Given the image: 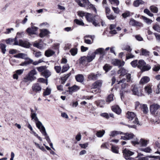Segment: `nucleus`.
Segmentation results:
<instances>
[{"label":"nucleus","mask_w":160,"mask_h":160,"mask_svg":"<svg viewBox=\"0 0 160 160\" xmlns=\"http://www.w3.org/2000/svg\"><path fill=\"white\" fill-rule=\"evenodd\" d=\"M37 72L35 69L30 71L28 74L23 78L22 82H31L35 80L36 78L34 76L37 74Z\"/></svg>","instance_id":"obj_1"},{"label":"nucleus","mask_w":160,"mask_h":160,"mask_svg":"<svg viewBox=\"0 0 160 160\" xmlns=\"http://www.w3.org/2000/svg\"><path fill=\"white\" fill-rule=\"evenodd\" d=\"M151 113L154 115L160 117V106L157 103H153L150 106Z\"/></svg>","instance_id":"obj_2"},{"label":"nucleus","mask_w":160,"mask_h":160,"mask_svg":"<svg viewBox=\"0 0 160 160\" xmlns=\"http://www.w3.org/2000/svg\"><path fill=\"white\" fill-rule=\"evenodd\" d=\"M127 79L125 78H123L119 81H117L118 84H120L122 88H124L127 87L128 84L127 83L131 81V75L130 74H127Z\"/></svg>","instance_id":"obj_3"},{"label":"nucleus","mask_w":160,"mask_h":160,"mask_svg":"<svg viewBox=\"0 0 160 160\" xmlns=\"http://www.w3.org/2000/svg\"><path fill=\"white\" fill-rule=\"evenodd\" d=\"M127 117L129 120H133L132 121L133 123L136 124H139L138 119L136 118V114L134 112H128L127 113Z\"/></svg>","instance_id":"obj_4"},{"label":"nucleus","mask_w":160,"mask_h":160,"mask_svg":"<svg viewBox=\"0 0 160 160\" xmlns=\"http://www.w3.org/2000/svg\"><path fill=\"white\" fill-rule=\"evenodd\" d=\"M123 153L124 157L127 160H135L134 159L130 157L134 154V152L131 151L126 148L123 151Z\"/></svg>","instance_id":"obj_5"},{"label":"nucleus","mask_w":160,"mask_h":160,"mask_svg":"<svg viewBox=\"0 0 160 160\" xmlns=\"http://www.w3.org/2000/svg\"><path fill=\"white\" fill-rule=\"evenodd\" d=\"M149 142V140H146L143 139H141L139 141L137 139L134 141H132V142L134 145L140 144L142 147H146L147 146Z\"/></svg>","instance_id":"obj_6"},{"label":"nucleus","mask_w":160,"mask_h":160,"mask_svg":"<svg viewBox=\"0 0 160 160\" xmlns=\"http://www.w3.org/2000/svg\"><path fill=\"white\" fill-rule=\"evenodd\" d=\"M102 81L101 80H97L92 84V88L96 89L98 88L96 90H93L92 92V93L95 92L97 91V92H99L100 90L99 88H100L102 84Z\"/></svg>","instance_id":"obj_7"},{"label":"nucleus","mask_w":160,"mask_h":160,"mask_svg":"<svg viewBox=\"0 0 160 160\" xmlns=\"http://www.w3.org/2000/svg\"><path fill=\"white\" fill-rule=\"evenodd\" d=\"M38 28L35 26H32L31 28H29L27 29V32L28 34L31 36L32 35L36 34V31Z\"/></svg>","instance_id":"obj_8"},{"label":"nucleus","mask_w":160,"mask_h":160,"mask_svg":"<svg viewBox=\"0 0 160 160\" xmlns=\"http://www.w3.org/2000/svg\"><path fill=\"white\" fill-rule=\"evenodd\" d=\"M111 62L114 65L118 66L119 68L123 66L125 64L124 62L117 59H112V60Z\"/></svg>","instance_id":"obj_9"},{"label":"nucleus","mask_w":160,"mask_h":160,"mask_svg":"<svg viewBox=\"0 0 160 160\" xmlns=\"http://www.w3.org/2000/svg\"><path fill=\"white\" fill-rule=\"evenodd\" d=\"M32 88L33 92L37 93L41 91L42 87L38 83H35L32 85Z\"/></svg>","instance_id":"obj_10"},{"label":"nucleus","mask_w":160,"mask_h":160,"mask_svg":"<svg viewBox=\"0 0 160 160\" xmlns=\"http://www.w3.org/2000/svg\"><path fill=\"white\" fill-rule=\"evenodd\" d=\"M35 122L37 127L39 129L42 133L46 131L45 127L40 121L38 120Z\"/></svg>","instance_id":"obj_11"},{"label":"nucleus","mask_w":160,"mask_h":160,"mask_svg":"<svg viewBox=\"0 0 160 160\" xmlns=\"http://www.w3.org/2000/svg\"><path fill=\"white\" fill-rule=\"evenodd\" d=\"M129 24L133 26L140 27H142L143 26L141 23L136 21L133 18H131L130 19Z\"/></svg>","instance_id":"obj_12"},{"label":"nucleus","mask_w":160,"mask_h":160,"mask_svg":"<svg viewBox=\"0 0 160 160\" xmlns=\"http://www.w3.org/2000/svg\"><path fill=\"white\" fill-rule=\"evenodd\" d=\"M128 71L124 68L121 67L118 71V73L120 74L119 78H121L122 76H123L127 74Z\"/></svg>","instance_id":"obj_13"},{"label":"nucleus","mask_w":160,"mask_h":160,"mask_svg":"<svg viewBox=\"0 0 160 160\" xmlns=\"http://www.w3.org/2000/svg\"><path fill=\"white\" fill-rule=\"evenodd\" d=\"M99 76V74H95L93 73H91L88 75V78L90 80H95Z\"/></svg>","instance_id":"obj_14"},{"label":"nucleus","mask_w":160,"mask_h":160,"mask_svg":"<svg viewBox=\"0 0 160 160\" xmlns=\"http://www.w3.org/2000/svg\"><path fill=\"white\" fill-rule=\"evenodd\" d=\"M40 33L39 34V36L41 38H43L48 34L49 32L46 29H42L40 30Z\"/></svg>","instance_id":"obj_15"},{"label":"nucleus","mask_w":160,"mask_h":160,"mask_svg":"<svg viewBox=\"0 0 160 160\" xmlns=\"http://www.w3.org/2000/svg\"><path fill=\"white\" fill-rule=\"evenodd\" d=\"M55 53V52L51 49H48L45 52V55L47 57H50Z\"/></svg>","instance_id":"obj_16"},{"label":"nucleus","mask_w":160,"mask_h":160,"mask_svg":"<svg viewBox=\"0 0 160 160\" xmlns=\"http://www.w3.org/2000/svg\"><path fill=\"white\" fill-rule=\"evenodd\" d=\"M95 53H92L91 55L88 54L86 58L87 62H91L95 58Z\"/></svg>","instance_id":"obj_17"},{"label":"nucleus","mask_w":160,"mask_h":160,"mask_svg":"<svg viewBox=\"0 0 160 160\" xmlns=\"http://www.w3.org/2000/svg\"><path fill=\"white\" fill-rule=\"evenodd\" d=\"M150 80L149 78L147 76H144L141 79L140 83L141 84H145L148 82Z\"/></svg>","instance_id":"obj_18"},{"label":"nucleus","mask_w":160,"mask_h":160,"mask_svg":"<svg viewBox=\"0 0 160 160\" xmlns=\"http://www.w3.org/2000/svg\"><path fill=\"white\" fill-rule=\"evenodd\" d=\"M42 75L47 78L51 75V73L49 70L46 69L42 72Z\"/></svg>","instance_id":"obj_19"},{"label":"nucleus","mask_w":160,"mask_h":160,"mask_svg":"<svg viewBox=\"0 0 160 160\" xmlns=\"http://www.w3.org/2000/svg\"><path fill=\"white\" fill-rule=\"evenodd\" d=\"M112 109L114 112L118 114H120L121 112V110L117 105L112 106Z\"/></svg>","instance_id":"obj_20"},{"label":"nucleus","mask_w":160,"mask_h":160,"mask_svg":"<svg viewBox=\"0 0 160 160\" xmlns=\"http://www.w3.org/2000/svg\"><path fill=\"white\" fill-rule=\"evenodd\" d=\"M93 53H95V55L97 54H102L104 55L105 54L104 49L102 48H99L95 51V52Z\"/></svg>","instance_id":"obj_21"},{"label":"nucleus","mask_w":160,"mask_h":160,"mask_svg":"<svg viewBox=\"0 0 160 160\" xmlns=\"http://www.w3.org/2000/svg\"><path fill=\"white\" fill-rule=\"evenodd\" d=\"M14 57L16 58H21L22 59H26L27 58V55L23 53H19L14 56Z\"/></svg>","instance_id":"obj_22"},{"label":"nucleus","mask_w":160,"mask_h":160,"mask_svg":"<svg viewBox=\"0 0 160 160\" xmlns=\"http://www.w3.org/2000/svg\"><path fill=\"white\" fill-rule=\"evenodd\" d=\"M19 45L26 48H28L29 47L28 42H24L22 40H19Z\"/></svg>","instance_id":"obj_23"},{"label":"nucleus","mask_w":160,"mask_h":160,"mask_svg":"<svg viewBox=\"0 0 160 160\" xmlns=\"http://www.w3.org/2000/svg\"><path fill=\"white\" fill-rule=\"evenodd\" d=\"M132 91L134 94L137 95L138 96H140L141 95V92L139 91L138 88L136 86H134L132 89Z\"/></svg>","instance_id":"obj_24"},{"label":"nucleus","mask_w":160,"mask_h":160,"mask_svg":"<svg viewBox=\"0 0 160 160\" xmlns=\"http://www.w3.org/2000/svg\"><path fill=\"white\" fill-rule=\"evenodd\" d=\"M76 79L78 82H82L84 80V77L82 74H79L76 76Z\"/></svg>","instance_id":"obj_25"},{"label":"nucleus","mask_w":160,"mask_h":160,"mask_svg":"<svg viewBox=\"0 0 160 160\" xmlns=\"http://www.w3.org/2000/svg\"><path fill=\"white\" fill-rule=\"evenodd\" d=\"M141 52L140 55L145 56H149V55L150 52L146 49L142 48L141 50Z\"/></svg>","instance_id":"obj_26"},{"label":"nucleus","mask_w":160,"mask_h":160,"mask_svg":"<svg viewBox=\"0 0 160 160\" xmlns=\"http://www.w3.org/2000/svg\"><path fill=\"white\" fill-rule=\"evenodd\" d=\"M85 17L87 20L89 22H91L94 19V17H92V14L88 13H86Z\"/></svg>","instance_id":"obj_27"},{"label":"nucleus","mask_w":160,"mask_h":160,"mask_svg":"<svg viewBox=\"0 0 160 160\" xmlns=\"http://www.w3.org/2000/svg\"><path fill=\"white\" fill-rule=\"evenodd\" d=\"M79 63L83 65H86L88 62H87L86 56H83L81 57L79 59Z\"/></svg>","instance_id":"obj_28"},{"label":"nucleus","mask_w":160,"mask_h":160,"mask_svg":"<svg viewBox=\"0 0 160 160\" xmlns=\"http://www.w3.org/2000/svg\"><path fill=\"white\" fill-rule=\"evenodd\" d=\"M144 2L142 0H136L133 2V5L135 7H138L140 4H144Z\"/></svg>","instance_id":"obj_29"},{"label":"nucleus","mask_w":160,"mask_h":160,"mask_svg":"<svg viewBox=\"0 0 160 160\" xmlns=\"http://www.w3.org/2000/svg\"><path fill=\"white\" fill-rule=\"evenodd\" d=\"M138 64V67L141 69L144 65L146 64V63L143 60L141 59L139 61Z\"/></svg>","instance_id":"obj_30"},{"label":"nucleus","mask_w":160,"mask_h":160,"mask_svg":"<svg viewBox=\"0 0 160 160\" xmlns=\"http://www.w3.org/2000/svg\"><path fill=\"white\" fill-rule=\"evenodd\" d=\"M131 14L132 15L133 14V13H132L128 11H127L124 13H123L122 14V16L123 18H125L128 17H130L131 16Z\"/></svg>","instance_id":"obj_31"},{"label":"nucleus","mask_w":160,"mask_h":160,"mask_svg":"<svg viewBox=\"0 0 160 160\" xmlns=\"http://www.w3.org/2000/svg\"><path fill=\"white\" fill-rule=\"evenodd\" d=\"M79 87L76 85H74L73 86L69 88V91L70 92H75L79 89Z\"/></svg>","instance_id":"obj_32"},{"label":"nucleus","mask_w":160,"mask_h":160,"mask_svg":"<svg viewBox=\"0 0 160 160\" xmlns=\"http://www.w3.org/2000/svg\"><path fill=\"white\" fill-rule=\"evenodd\" d=\"M51 92V89L50 88H47L43 92V95L44 96L49 95L50 94Z\"/></svg>","instance_id":"obj_33"},{"label":"nucleus","mask_w":160,"mask_h":160,"mask_svg":"<svg viewBox=\"0 0 160 160\" xmlns=\"http://www.w3.org/2000/svg\"><path fill=\"white\" fill-rule=\"evenodd\" d=\"M151 68V67L149 64L146 65V64L144 65V66L141 69L142 71H148Z\"/></svg>","instance_id":"obj_34"},{"label":"nucleus","mask_w":160,"mask_h":160,"mask_svg":"<svg viewBox=\"0 0 160 160\" xmlns=\"http://www.w3.org/2000/svg\"><path fill=\"white\" fill-rule=\"evenodd\" d=\"M145 91L148 94H150L152 92V89L150 85H148L145 87Z\"/></svg>","instance_id":"obj_35"},{"label":"nucleus","mask_w":160,"mask_h":160,"mask_svg":"<svg viewBox=\"0 0 160 160\" xmlns=\"http://www.w3.org/2000/svg\"><path fill=\"white\" fill-rule=\"evenodd\" d=\"M119 148L118 147H116L114 146H112L111 147V151L115 153H118V149Z\"/></svg>","instance_id":"obj_36"},{"label":"nucleus","mask_w":160,"mask_h":160,"mask_svg":"<svg viewBox=\"0 0 160 160\" xmlns=\"http://www.w3.org/2000/svg\"><path fill=\"white\" fill-rule=\"evenodd\" d=\"M153 29L159 32H160V26L157 23L153 25Z\"/></svg>","instance_id":"obj_37"},{"label":"nucleus","mask_w":160,"mask_h":160,"mask_svg":"<svg viewBox=\"0 0 160 160\" xmlns=\"http://www.w3.org/2000/svg\"><path fill=\"white\" fill-rule=\"evenodd\" d=\"M6 45L4 44L3 43H1L0 44V49H1L2 52L3 54H5L6 52Z\"/></svg>","instance_id":"obj_38"},{"label":"nucleus","mask_w":160,"mask_h":160,"mask_svg":"<svg viewBox=\"0 0 160 160\" xmlns=\"http://www.w3.org/2000/svg\"><path fill=\"white\" fill-rule=\"evenodd\" d=\"M70 52L72 56H74L77 53L78 49L77 48H72L70 50Z\"/></svg>","instance_id":"obj_39"},{"label":"nucleus","mask_w":160,"mask_h":160,"mask_svg":"<svg viewBox=\"0 0 160 160\" xmlns=\"http://www.w3.org/2000/svg\"><path fill=\"white\" fill-rule=\"evenodd\" d=\"M142 110L144 113H147L148 112V110L147 105L143 104L142 108Z\"/></svg>","instance_id":"obj_40"},{"label":"nucleus","mask_w":160,"mask_h":160,"mask_svg":"<svg viewBox=\"0 0 160 160\" xmlns=\"http://www.w3.org/2000/svg\"><path fill=\"white\" fill-rule=\"evenodd\" d=\"M42 134L45 137V139L46 140L47 142L48 143H50V142H51L50 139L48 136L46 131L42 133Z\"/></svg>","instance_id":"obj_41"},{"label":"nucleus","mask_w":160,"mask_h":160,"mask_svg":"<svg viewBox=\"0 0 160 160\" xmlns=\"http://www.w3.org/2000/svg\"><path fill=\"white\" fill-rule=\"evenodd\" d=\"M150 8L151 11L154 13H157L158 11V8L154 6H150Z\"/></svg>","instance_id":"obj_42"},{"label":"nucleus","mask_w":160,"mask_h":160,"mask_svg":"<svg viewBox=\"0 0 160 160\" xmlns=\"http://www.w3.org/2000/svg\"><path fill=\"white\" fill-rule=\"evenodd\" d=\"M105 132L104 130L99 131L97 132L96 135L98 137H102L104 134Z\"/></svg>","instance_id":"obj_43"},{"label":"nucleus","mask_w":160,"mask_h":160,"mask_svg":"<svg viewBox=\"0 0 160 160\" xmlns=\"http://www.w3.org/2000/svg\"><path fill=\"white\" fill-rule=\"evenodd\" d=\"M111 4H114L116 6L119 5V2L118 0H108Z\"/></svg>","instance_id":"obj_44"},{"label":"nucleus","mask_w":160,"mask_h":160,"mask_svg":"<svg viewBox=\"0 0 160 160\" xmlns=\"http://www.w3.org/2000/svg\"><path fill=\"white\" fill-rule=\"evenodd\" d=\"M97 103L98 106L100 107H103L105 104L104 101L102 100H99L97 102Z\"/></svg>","instance_id":"obj_45"},{"label":"nucleus","mask_w":160,"mask_h":160,"mask_svg":"<svg viewBox=\"0 0 160 160\" xmlns=\"http://www.w3.org/2000/svg\"><path fill=\"white\" fill-rule=\"evenodd\" d=\"M69 68L70 67L68 65L66 64L64 65L62 67V72L63 73L65 72H66L69 69Z\"/></svg>","instance_id":"obj_46"},{"label":"nucleus","mask_w":160,"mask_h":160,"mask_svg":"<svg viewBox=\"0 0 160 160\" xmlns=\"http://www.w3.org/2000/svg\"><path fill=\"white\" fill-rule=\"evenodd\" d=\"M74 22L77 24L81 25V26H84V23L82 21L79 20L78 19H75L74 20Z\"/></svg>","instance_id":"obj_47"},{"label":"nucleus","mask_w":160,"mask_h":160,"mask_svg":"<svg viewBox=\"0 0 160 160\" xmlns=\"http://www.w3.org/2000/svg\"><path fill=\"white\" fill-rule=\"evenodd\" d=\"M112 67L109 65L108 64H106L103 67V69L106 71V72L110 70L112 68Z\"/></svg>","instance_id":"obj_48"},{"label":"nucleus","mask_w":160,"mask_h":160,"mask_svg":"<svg viewBox=\"0 0 160 160\" xmlns=\"http://www.w3.org/2000/svg\"><path fill=\"white\" fill-rule=\"evenodd\" d=\"M142 18L144 20V22L148 24H151L152 22V20L144 16H142Z\"/></svg>","instance_id":"obj_49"},{"label":"nucleus","mask_w":160,"mask_h":160,"mask_svg":"<svg viewBox=\"0 0 160 160\" xmlns=\"http://www.w3.org/2000/svg\"><path fill=\"white\" fill-rule=\"evenodd\" d=\"M122 134V132L116 131H113L111 132L110 136H111L114 137L118 134Z\"/></svg>","instance_id":"obj_50"},{"label":"nucleus","mask_w":160,"mask_h":160,"mask_svg":"<svg viewBox=\"0 0 160 160\" xmlns=\"http://www.w3.org/2000/svg\"><path fill=\"white\" fill-rule=\"evenodd\" d=\"M160 69V65L156 64L154 65L152 68V70L154 71L157 72Z\"/></svg>","instance_id":"obj_51"},{"label":"nucleus","mask_w":160,"mask_h":160,"mask_svg":"<svg viewBox=\"0 0 160 160\" xmlns=\"http://www.w3.org/2000/svg\"><path fill=\"white\" fill-rule=\"evenodd\" d=\"M16 39V38H15L14 39H12L9 38L8 39H6V42L7 44H12V43L14 42V41H15Z\"/></svg>","instance_id":"obj_52"},{"label":"nucleus","mask_w":160,"mask_h":160,"mask_svg":"<svg viewBox=\"0 0 160 160\" xmlns=\"http://www.w3.org/2000/svg\"><path fill=\"white\" fill-rule=\"evenodd\" d=\"M109 145L108 143H104L101 145V148L104 149H109Z\"/></svg>","instance_id":"obj_53"},{"label":"nucleus","mask_w":160,"mask_h":160,"mask_svg":"<svg viewBox=\"0 0 160 160\" xmlns=\"http://www.w3.org/2000/svg\"><path fill=\"white\" fill-rule=\"evenodd\" d=\"M33 54L34 55L35 57L36 58H39L41 57L42 54L40 52H36L34 50L33 51Z\"/></svg>","instance_id":"obj_54"},{"label":"nucleus","mask_w":160,"mask_h":160,"mask_svg":"<svg viewBox=\"0 0 160 160\" xmlns=\"http://www.w3.org/2000/svg\"><path fill=\"white\" fill-rule=\"evenodd\" d=\"M140 150L147 153L150 152L151 151V149L149 147H148L145 148H141Z\"/></svg>","instance_id":"obj_55"},{"label":"nucleus","mask_w":160,"mask_h":160,"mask_svg":"<svg viewBox=\"0 0 160 160\" xmlns=\"http://www.w3.org/2000/svg\"><path fill=\"white\" fill-rule=\"evenodd\" d=\"M46 67L45 66H42L37 67V69L39 72H42L46 70Z\"/></svg>","instance_id":"obj_56"},{"label":"nucleus","mask_w":160,"mask_h":160,"mask_svg":"<svg viewBox=\"0 0 160 160\" xmlns=\"http://www.w3.org/2000/svg\"><path fill=\"white\" fill-rule=\"evenodd\" d=\"M54 68L56 72L58 73L60 72L61 71H62V68L60 66H55Z\"/></svg>","instance_id":"obj_57"},{"label":"nucleus","mask_w":160,"mask_h":160,"mask_svg":"<svg viewBox=\"0 0 160 160\" xmlns=\"http://www.w3.org/2000/svg\"><path fill=\"white\" fill-rule=\"evenodd\" d=\"M113 100V94H110L108 95L107 99V102H109Z\"/></svg>","instance_id":"obj_58"},{"label":"nucleus","mask_w":160,"mask_h":160,"mask_svg":"<svg viewBox=\"0 0 160 160\" xmlns=\"http://www.w3.org/2000/svg\"><path fill=\"white\" fill-rule=\"evenodd\" d=\"M126 133L127 136L128 140L131 139L134 137V135L132 133Z\"/></svg>","instance_id":"obj_59"},{"label":"nucleus","mask_w":160,"mask_h":160,"mask_svg":"<svg viewBox=\"0 0 160 160\" xmlns=\"http://www.w3.org/2000/svg\"><path fill=\"white\" fill-rule=\"evenodd\" d=\"M144 12L150 17H152L153 15V14L151 13L150 11L148 9H145L144 10Z\"/></svg>","instance_id":"obj_60"},{"label":"nucleus","mask_w":160,"mask_h":160,"mask_svg":"<svg viewBox=\"0 0 160 160\" xmlns=\"http://www.w3.org/2000/svg\"><path fill=\"white\" fill-rule=\"evenodd\" d=\"M24 32H18L16 36V38H21L24 36Z\"/></svg>","instance_id":"obj_61"},{"label":"nucleus","mask_w":160,"mask_h":160,"mask_svg":"<svg viewBox=\"0 0 160 160\" xmlns=\"http://www.w3.org/2000/svg\"><path fill=\"white\" fill-rule=\"evenodd\" d=\"M38 81L39 82L45 83L46 85H48L47 80H45L43 78H40L38 79Z\"/></svg>","instance_id":"obj_62"},{"label":"nucleus","mask_w":160,"mask_h":160,"mask_svg":"<svg viewBox=\"0 0 160 160\" xmlns=\"http://www.w3.org/2000/svg\"><path fill=\"white\" fill-rule=\"evenodd\" d=\"M131 64L133 67H135L137 66H138V60H136L132 61L131 62Z\"/></svg>","instance_id":"obj_63"},{"label":"nucleus","mask_w":160,"mask_h":160,"mask_svg":"<svg viewBox=\"0 0 160 160\" xmlns=\"http://www.w3.org/2000/svg\"><path fill=\"white\" fill-rule=\"evenodd\" d=\"M107 17L109 20H114L115 18L116 17L112 14H107Z\"/></svg>","instance_id":"obj_64"}]
</instances>
